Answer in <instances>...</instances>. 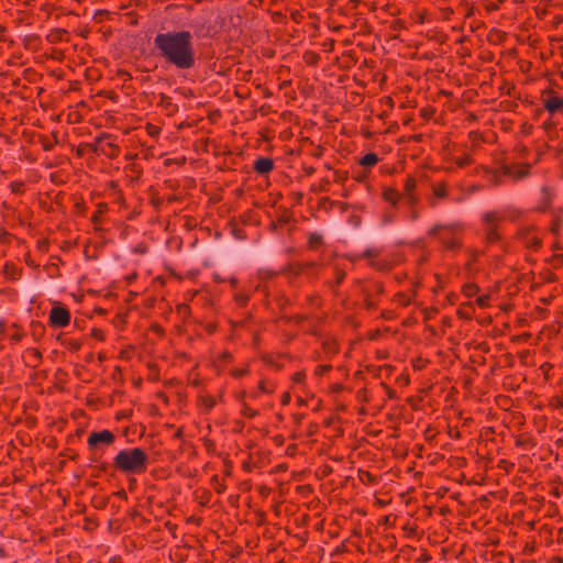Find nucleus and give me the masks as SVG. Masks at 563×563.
<instances>
[{
  "mask_svg": "<svg viewBox=\"0 0 563 563\" xmlns=\"http://www.w3.org/2000/svg\"><path fill=\"white\" fill-rule=\"evenodd\" d=\"M343 278H344V273H340L338 275V283H341Z\"/></svg>",
  "mask_w": 563,
  "mask_h": 563,
  "instance_id": "nucleus-35",
  "label": "nucleus"
},
{
  "mask_svg": "<svg viewBox=\"0 0 563 563\" xmlns=\"http://www.w3.org/2000/svg\"><path fill=\"white\" fill-rule=\"evenodd\" d=\"M505 174L516 179L526 177L529 174L528 165H517L511 167H505Z\"/></svg>",
  "mask_w": 563,
  "mask_h": 563,
  "instance_id": "nucleus-11",
  "label": "nucleus"
},
{
  "mask_svg": "<svg viewBox=\"0 0 563 563\" xmlns=\"http://www.w3.org/2000/svg\"><path fill=\"white\" fill-rule=\"evenodd\" d=\"M559 75H560L561 79L563 80V69L560 71Z\"/></svg>",
  "mask_w": 563,
  "mask_h": 563,
  "instance_id": "nucleus-37",
  "label": "nucleus"
},
{
  "mask_svg": "<svg viewBox=\"0 0 563 563\" xmlns=\"http://www.w3.org/2000/svg\"><path fill=\"white\" fill-rule=\"evenodd\" d=\"M363 258L368 261V265L377 271L390 269L399 262V256L394 254H383L377 247L367 249L363 254Z\"/></svg>",
  "mask_w": 563,
  "mask_h": 563,
  "instance_id": "nucleus-4",
  "label": "nucleus"
},
{
  "mask_svg": "<svg viewBox=\"0 0 563 563\" xmlns=\"http://www.w3.org/2000/svg\"><path fill=\"white\" fill-rule=\"evenodd\" d=\"M543 107L551 114L561 112L563 111V97L553 91H548V97L543 100Z\"/></svg>",
  "mask_w": 563,
  "mask_h": 563,
  "instance_id": "nucleus-9",
  "label": "nucleus"
},
{
  "mask_svg": "<svg viewBox=\"0 0 563 563\" xmlns=\"http://www.w3.org/2000/svg\"><path fill=\"white\" fill-rule=\"evenodd\" d=\"M559 406H563V400H559Z\"/></svg>",
  "mask_w": 563,
  "mask_h": 563,
  "instance_id": "nucleus-38",
  "label": "nucleus"
},
{
  "mask_svg": "<svg viewBox=\"0 0 563 563\" xmlns=\"http://www.w3.org/2000/svg\"><path fill=\"white\" fill-rule=\"evenodd\" d=\"M189 31H167L156 34L154 47L167 65L178 70H189L196 65V49Z\"/></svg>",
  "mask_w": 563,
  "mask_h": 563,
  "instance_id": "nucleus-1",
  "label": "nucleus"
},
{
  "mask_svg": "<svg viewBox=\"0 0 563 563\" xmlns=\"http://www.w3.org/2000/svg\"><path fill=\"white\" fill-rule=\"evenodd\" d=\"M290 401V395L289 393H284V395L282 396V404L283 405H288Z\"/></svg>",
  "mask_w": 563,
  "mask_h": 563,
  "instance_id": "nucleus-33",
  "label": "nucleus"
},
{
  "mask_svg": "<svg viewBox=\"0 0 563 563\" xmlns=\"http://www.w3.org/2000/svg\"><path fill=\"white\" fill-rule=\"evenodd\" d=\"M517 239L527 249L537 251L541 246V235L533 224L522 225L517 233Z\"/></svg>",
  "mask_w": 563,
  "mask_h": 563,
  "instance_id": "nucleus-5",
  "label": "nucleus"
},
{
  "mask_svg": "<svg viewBox=\"0 0 563 563\" xmlns=\"http://www.w3.org/2000/svg\"><path fill=\"white\" fill-rule=\"evenodd\" d=\"M114 434L110 430L91 432L87 439V444L95 454L100 450V445H111L114 442Z\"/></svg>",
  "mask_w": 563,
  "mask_h": 563,
  "instance_id": "nucleus-7",
  "label": "nucleus"
},
{
  "mask_svg": "<svg viewBox=\"0 0 563 563\" xmlns=\"http://www.w3.org/2000/svg\"><path fill=\"white\" fill-rule=\"evenodd\" d=\"M249 373V368L247 366L245 367H241V368H235L231 372V375L235 378H241L243 377L244 375H246Z\"/></svg>",
  "mask_w": 563,
  "mask_h": 563,
  "instance_id": "nucleus-28",
  "label": "nucleus"
},
{
  "mask_svg": "<svg viewBox=\"0 0 563 563\" xmlns=\"http://www.w3.org/2000/svg\"><path fill=\"white\" fill-rule=\"evenodd\" d=\"M413 294H406V292H398L395 296V302L398 303L401 307H407L412 301Z\"/></svg>",
  "mask_w": 563,
  "mask_h": 563,
  "instance_id": "nucleus-18",
  "label": "nucleus"
},
{
  "mask_svg": "<svg viewBox=\"0 0 563 563\" xmlns=\"http://www.w3.org/2000/svg\"><path fill=\"white\" fill-rule=\"evenodd\" d=\"M379 158L375 153H367L360 159V165L364 167H373L378 163Z\"/></svg>",
  "mask_w": 563,
  "mask_h": 563,
  "instance_id": "nucleus-16",
  "label": "nucleus"
},
{
  "mask_svg": "<svg viewBox=\"0 0 563 563\" xmlns=\"http://www.w3.org/2000/svg\"><path fill=\"white\" fill-rule=\"evenodd\" d=\"M254 170L258 174H267L273 170L274 162L268 157H260L254 162Z\"/></svg>",
  "mask_w": 563,
  "mask_h": 563,
  "instance_id": "nucleus-10",
  "label": "nucleus"
},
{
  "mask_svg": "<svg viewBox=\"0 0 563 563\" xmlns=\"http://www.w3.org/2000/svg\"><path fill=\"white\" fill-rule=\"evenodd\" d=\"M148 456L141 448L123 449L113 460L117 470L126 474H142L147 468Z\"/></svg>",
  "mask_w": 563,
  "mask_h": 563,
  "instance_id": "nucleus-2",
  "label": "nucleus"
},
{
  "mask_svg": "<svg viewBox=\"0 0 563 563\" xmlns=\"http://www.w3.org/2000/svg\"><path fill=\"white\" fill-rule=\"evenodd\" d=\"M70 322V312L64 306H54L48 314V324L53 328H65Z\"/></svg>",
  "mask_w": 563,
  "mask_h": 563,
  "instance_id": "nucleus-8",
  "label": "nucleus"
},
{
  "mask_svg": "<svg viewBox=\"0 0 563 563\" xmlns=\"http://www.w3.org/2000/svg\"><path fill=\"white\" fill-rule=\"evenodd\" d=\"M21 339H22V334L19 332H16L12 335V340L15 342L20 341Z\"/></svg>",
  "mask_w": 563,
  "mask_h": 563,
  "instance_id": "nucleus-34",
  "label": "nucleus"
},
{
  "mask_svg": "<svg viewBox=\"0 0 563 563\" xmlns=\"http://www.w3.org/2000/svg\"><path fill=\"white\" fill-rule=\"evenodd\" d=\"M234 298L239 306H244L249 301V296L246 294H236Z\"/></svg>",
  "mask_w": 563,
  "mask_h": 563,
  "instance_id": "nucleus-30",
  "label": "nucleus"
},
{
  "mask_svg": "<svg viewBox=\"0 0 563 563\" xmlns=\"http://www.w3.org/2000/svg\"><path fill=\"white\" fill-rule=\"evenodd\" d=\"M472 163V158L468 155H464L456 158V165L459 167H465Z\"/></svg>",
  "mask_w": 563,
  "mask_h": 563,
  "instance_id": "nucleus-26",
  "label": "nucleus"
},
{
  "mask_svg": "<svg viewBox=\"0 0 563 563\" xmlns=\"http://www.w3.org/2000/svg\"><path fill=\"white\" fill-rule=\"evenodd\" d=\"M306 378V374L305 372H296L294 375H292V382L295 384H302L303 380Z\"/></svg>",
  "mask_w": 563,
  "mask_h": 563,
  "instance_id": "nucleus-31",
  "label": "nucleus"
},
{
  "mask_svg": "<svg viewBox=\"0 0 563 563\" xmlns=\"http://www.w3.org/2000/svg\"><path fill=\"white\" fill-rule=\"evenodd\" d=\"M275 390V385L271 382L261 380L257 390L251 394L252 398H257L260 394H272Z\"/></svg>",
  "mask_w": 563,
  "mask_h": 563,
  "instance_id": "nucleus-13",
  "label": "nucleus"
},
{
  "mask_svg": "<svg viewBox=\"0 0 563 563\" xmlns=\"http://www.w3.org/2000/svg\"><path fill=\"white\" fill-rule=\"evenodd\" d=\"M199 405L206 411H210L216 406V399L210 395H202L199 397Z\"/></svg>",
  "mask_w": 563,
  "mask_h": 563,
  "instance_id": "nucleus-17",
  "label": "nucleus"
},
{
  "mask_svg": "<svg viewBox=\"0 0 563 563\" xmlns=\"http://www.w3.org/2000/svg\"><path fill=\"white\" fill-rule=\"evenodd\" d=\"M322 240H321V236L318 235V234H311L309 236V245L312 247V249H316L318 247L320 244H321Z\"/></svg>",
  "mask_w": 563,
  "mask_h": 563,
  "instance_id": "nucleus-25",
  "label": "nucleus"
},
{
  "mask_svg": "<svg viewBox=\"0 0 563 563\" xmlns=\"http://www.w3.org/2000/svg\"><path fill=\"white\" fill-rule=\"evenodd\" d=\"M355 180L358 183H364L367 178V174L365 172H361L357 175H355Z\"/></svg>",
  "mask_w": 563,
  "mask_h": 563,
  "instance_id": "nucleus-32",
  "label": "nucleus"
},
{
  "mask_svg": "<svg viewBox=\"0 0 563 563\" xmlns=\"http://www.w3.org/2000/svg\"><path fill=\"white\" fill-rule=\"evenodd\" d=\"M90 336L93 338L97 341H104L106 340V334H104L103 330H101L99 328L91 329Z\"/></svg>",
  "mask_w": 563,
  "mask_h": 563,
  "instance_id": "nucleus-24",
  "label": "nucleus"
},
{
  "mask_svg": "<svg viewBox=\"0 0 563 563\" xmlns=\"http://www.w3.org/2000/svg\"><path fill=\"white\" fill-rule=\"evenodd\" d=\"M416 185H417V183L413 177H407V179L405 181L404 190H405V194L410 203H415L417 201V198L413 195Z\"/></svg>",
  "mask_w": 563,
  "mask_h": 563,
  "instance_id": "nucleus-12",
  "label": "nucleus"
},
{
  "mask_svg": "<svg viewBox=\"0 0 563 563\" xmlns=\"http://www.w3.org/2000/svg\"><path fill=\"white\" fill-rule=\"evenodd\" d=\"M463 306H464V307H472V306H473V303H472V302H466V303H464Z\"/></svg>",
  "mask_w": 563,
  "mask_h": 563,
  "instance_id": "nucleus-36",
  "label": "nucleus"
},
{
  "mask_svg": "<svg viewBox=\"0 0 563 563\" xmlns=\"http://www.w3.org/2000/svg\"><path fill=\"white\" fill-rule=\"evenodd\" d=\"M383 198L385 201L396 205L400 199V194L397 189L387 187L383 190Z\"/></svg>",
  "mask_w": 563,
  "mask_h": 563,
  "instance_id": "nucleus-14",
  "label": "nucleus"
},
{
  "mask_svg": "<svg viewBox=\"0 0 563 563\" xmlns=\"http://www.w3.org/2000/svg\"><path fill=\"white\" fill-rule=\"evenodd\" d=\"M518 216L519 212L510 207L486 212L482 218L486 242L488 244H494L497 241H499V223H501L506 219L515 220Z\"/></svg>",
  "mask_w": 563,
  "mask_h": 563,
  "instance_id": "nucleus-3",
  "label": "nucleus"
},
{
  "mask_svg": "<svg viewBox=\"0 0 563 563\" xmlns=\"http://www.w3.org/2000/svg\"><path fill=\"white\" fill-rule=\"evenodd\" d=\"M241 413L243 417L254 418L257 415V411L251 408L247 404L243 402Z\"/></svg>",
  "mask_w": 563,
  "mask_h": 563,
  "instance_id": "nucleus-23",
  "label": "nucleus"
},
{
  "mask_svg": "<svg viewBox=\"0 0 563 563\" xmlns=\"http://www.w3.org/2000/svg\"><path fill=\"white\" fill-rule=\"evenodd\" d=\"M211 481L214 484V488L219 494L224 492L225 486L219 482V477L217 475H213Z\"/></svg>",
  "mask_w": 563,
  "mask_h": 563,
  "instance_id": "nucleus-29",
  "label": "nucleus"
},
{
  "mask_svg": "<svg viewBox=\"0 0 563 563\" xmlns=\"http://www.w3.org/2000/svg\"><path fill=\"white\" fill-rule=\"evenodd\" d=\"M432 192L435 198L443 199L449 196V188L446 183H437L432 186Z\"/></svg>",
  "mask_w": 563,
  "mask_h": 563,
  "instance_id": "nucleus-15",
  "label": "nucleus"
},
{
  "mask_svg": "<svg viewBox=\"0 0 563 563\" xmlns=\"http://www.w3.org/2000/svg\"><path fill=\"white\" fill-rule=\"evenodd\" d=\"M475 303L479 308H487L490 305V295L485 294L476 297Z\"/></svg>",
  "mask_w": 563,
  "mask_h": 563,
  "instance_id": "nucleus-22",
  "label": "nucleus"
},
{
  "mask_svg": "<svg viewBox=\"0 0 563 563\" xmlns=\"http://www.w3.org/2000/svg\"><path fill=\"white\" fill-rule=\"evenodd\" d=\"M331 369V365H328V364H323V365H318L314 369V374L317 376H323L327 372H329Z\"/></svg>",
  "mask_w": 563,
  "mask_h": 563,
  "instance_id": "nucleus-27",
  "label": "nucleus"
},
{
  "mask_svg": "<svg viewBox=\"0 0 563 563\" xmlns=\"http://www.w3.org/2000/svg\"><path fill=\"white\" fill-rule=\"evenodd\" d=\"M432 234H435L439 241L448 250H455L460 247V239L456 235V230L448 227H435L431 230Z\"/></svg>",
  "mask_w": 563,
  "mask_h": 563,
  "instance_id": "nucleus-6",
  "label": "nucleus"
},
{
  "mask_svg": "<svg viewBox=\"0 0 563 563\" xmlns=\"http://www.w3.org/2000/svg\"><path fill=\"white\" fill-rule=\"evenodd\" d=\"M478 291H479V287L473 283H467V284L463 285V287H462V292L467 298L475 297L478 294Z\"/></svg>",
  "mask_w": 563,
  "mask_h": 563,
  "instance_id": "nucleus-19",
  "label": "nucleus"
},
{
  "mask_svg": "<svg viewBox=\"0 0 563 563\" xmlns=\"http://www.w3.org/2000/svg\"><path fill=\"white\" fill-rule=\"evenodd\" d=\"M358 477L362 483L367 484V485H374L377 483L376 477L372 473L366 472V471L360 472Z\"/></svg>",
  "mask_w": 563,
  "mask_h": 563,
  "instance_id": "nucleus-20",
  "label": "nucleus"
},
{
  "mask_svg": "<svg viewBox=\"0 0 563 563\" xmlns=\"http://www.w3.org/2000/svg\"><path fill=\"white\" fill-rule=\"evenodd\" d=\"M11 192L22 195L25 190V184L21 180L11 181L9 185Z\"/></svg>",
  "mask_w": 563,
  "mask_h": 563,
  "instance_id": "nucleus-21",
  "label": "nucleus"
}]
</instances>
